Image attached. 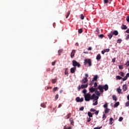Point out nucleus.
Wrapping results in <instances>:
<instances>
[{"label":"nucleus","instance_id":"obj_34","mask_svg":"<svg viewBox=\"0 0 129 129\" xmlns=\"http://www.w3.org/2000/svg\"><path fill=\"white\" fill-rule=\"evenodd\" d=\"M102 118H103V120H104V119L106 118V115H105V114H103Z\"/></svg>","mask_w":129,"mask_h":129},{"label":"nucleus","instance_id":"obj_54","mask_svg":"<svg viewBox=\"0 0 129 129\" xmlns=\"http://www.w3.org/2000/svg\"><path fill=\"white\" fill-rule=\"evenodd\" d=\"M52 83H56V79H53L52 80Z\"/></svg>","mask_w":129,"mask_h":129},{"label":"nucleus","instance_id":"obj_17","mask_svg":"<svg viewBox=\"0 0 129 129\" xmlns=\"http://www.w3.org/2000/svg\"><path fill=\"white\" fill-rule=\"evenodd\" d=\"M123 91H126L127 88L126 87V85H124L122 86Z\"/></svg>","mask_w":129,"mask_h":129},{"label":"nucleus","instance_id":"obj_6","mask_svg":"<svg viewBox=\"0 0 129 129\" xmlns=\"http://www.w3.org/2000/svg\"><path fill=\"white\" fill-rule=\"evenodd\" d=\"M76 52V50L75 49H73L72 51V52L71 53V58H73V57H74V56L75 55V52Z\"/></svg>","mask_w":129,"mask_h":129},{"label":"nucleus","instance_id":"obj_56","mask_svg":"<svg viewBox=\"0 0 129 129\" xmlns=\"http://www.w3.org/2000/svg\"><path fill=\"white\" fill-rule=\"evenodd\" d=\"M126 20L128 23H129V16L126 17Z\"/></svg>","mask_w":129,"mask_h":129},{"label":"nucleus","instance_id":"obj_36","mask_svg":"<svg viewBox=\"0 0 129 129\" xmlns=\"http://www.w3.org/2000/svg\"><path fill=\"white\" fill-rule=\"evenodd\" d=\"M94 83V81H93V80L91 81V83H90L89 85H90L91 86H92V85H93Z\"/></svg>","mask_w":129,"mask_h":129},{"label":"nucleus","instance_id":"obj_14","mask_svg":"<svg viewBox=\"0 0 129 129\" xmlns=\"http://www.w3.org/2000/svg\"><path fill=\"white\" fill-rule=\"evenodd\" d=\"M121 29H122V30H126V29H127V27L125 25H122Z\"/></svg>","mask_w":129,"mask_h":129},{"label":"nucleus","instance_id":"obj_64","mask_svg":"<svg viewBox=\"0 0 129 129\" xmlns=\"http://www.w3.org/2000/svg\"><path fill=\"white\" fill-rule=\"evenodd\" d=\"M126 76L127 78L128 77H129V73H128L126 74Z\"/></svg>","mask_w":129,"mask_h":129},{"label":"nucleus","instance_id":"obj_42","mask_svg":"<svg viewBox=\"0 0 129 129\" xmlns=\"http://www.w3.org/2000/svg\"><path fill=\"white\" fill-rule=\"evenodd\" d=\"M123 120V118L122 117H120L119 118L118 121H122V120Z\"/></svg>","mask_w":129,"mask_h":129},{"label":"nucleus","instance_id":"obj_30","mask_svg":"<svg viewBox=\"0 0 129 129\" xmlns=\"http://www.w3.org/2000/svg\"><path fill=\"white\" fill-rule=\"evenodd\" d=\"M113 100H114L115 101H116L117 100V98H116V96L113 95L112 96Z\"/></svg>","mask_w":129,"mask_h":129},{"label":"nucleus","instance_id":"obj_58","mask_svg":"<svg viewBox=\"0 0 129 129\" xmlns=\"http://www.w3.org/2000/svg\"><path fill=\"white\" fill-rule=\"evenodd\" d=\"M102 126L94 127V129H100L102 128Z\"/></svg>","mask_w":129,"mask_h":129},{"label":"nucleus","instance_id":"obj_44","mask_svg":"<svg viewBox=\"0 0 129 129\" xmlns=\"http://www.w3.org/2000/svg\"><path fill=\"white\" fill-rule=\"evenodd\" d=\"M126 79H127V77H126V76L122 79V81H125V80H126Z\"/></svg>","mask_w":129,"mask_h":129},{"label":"nucleus","instance_id":"obj_7","mask_svg":"<svg viewBox=\"0 0 129 129\" xmlns=\"http://www.w3.org/2000/svg\"><path fill=\"white\" fill-rule=\"evenodd\" d=\"M69 120L70 121V124L74 126V119H73V117H71Z\"/></svg>","mask_w":129,"mask_h":129},{"label":"nucleus","instance_id":"obj_50","mask_svg":"<svg viewBox=\"0 0 129 129\" xmlns=\"http://www.w3.org/2000/svg\"><path fill=\"white\" fill-rule=\"evenodd\" d=\"M55 64H56V60H54V61H53L52 62V66H54V65H55Z\"/></svg>","mask_w":129,"mask_h":129},{"label":"nucleus","instance_id":"obj_11","mask_svg":"<svg viewBox=\"0 0 129 129\" xmlns=\"http://www.w3.org/2000/svg\"><path fill=\"white\" fill-rule=\"evenodd\" d=\"M81 87L82 89H83V88H87V87H88V84L81 85Z\"/></svg>","mask_w":129,"mask_h":129},{"label":"nucleus","instance_id":"obj_25","mask_svg":"<svg viewBox=\"0 0 129 129\" xmlns=\"http://www.w3.org/2000/svg\"><path fill=\"white\" fill-rule=\"evenodd\" d=\"M116 79L117 80H120V79H122V78L121 77L119 76H117L116 77Z\"/></svg>","mask_w":129,"mask_h":129},{"label":"nucleus","instance_id":"obj_40","mask_svg":"<svg viewBox=\"0 0 129 129\" xmlns=\"http://www.w3.org/2000/svg\"><path fill=\"white\" fill-rule=\"evenodd\" d=\"M86 92H87V90L86 89H85L83 90V93H84V94H86Z\"/></svg>","mask_w":129,"mask_h":129},{"label":"nucleus","instance_id":"obj_21","mask_svg":"<svg viewBox=\"0 0 129 129\" xmlns=\"http://www.w3.org/2000/svg\"><path fill=\"white\" fill-rule=\"evenodd\" d=\"M117 92H118V93L119 94L121 93V90L120 89V87H118V88L117 89Z\"/></svg>","mask_w":129,"mask_h":129},{"label":"nucleus","instance_id":"obj_61","mask_svg":"<svg viewBox=\"0 0 129 129\" xmlns=\"http://www.w3.org/2000/svg\"><path fill=\"white\" fill-rule=\"evenodd\" d=\"M112 62L113 63H114V62H115V58H113L112 59Z\"/></svg>","mask_w":129,"mask_h":129},{"label":"nucleus","instance_id":"obj_15","mask_svg":"<svg viewBox=\"0 0 129 129\" xmlns=\"http://www.w3.org/2000/svg\"><path fill=\"white\" fill-rule=\"evenodd\" d=\"M113 35H115V36H117L118 35V32L117 31L115 30L114 31H112Z\"/></svg>","mask_w":129,"mask_h":129},{"label":"nucleus","instance_id":"obj_63","mask_svg":"<svg viewBox=\"0 0 129 129\" xmlns=\"http://www.w3.org/2000/svg\"><path fill=\"white\" fill-rule=\"evenodd\" d=\"M88 77V74H85V78H87Z\"/></svg>","mask_w":129,"mask_h":129},{"label":"nucleus","instance_id":"obj_60","mask_svg":"<svg viewBox=\"0 0 129 129\" xmlns=\"http://www.w3.org/2000/svg\"><path fill=\"white\" fill-rule=\"evenodd\" d=\"M99 112V111H96L95 112V115H98Z\"/></svg>","mask_w":129,"mask_h":129},{"label":"nucleus","instance_id":"obj_20","mask_svg":"<svg viewBox=\"0 0 129 129\" xmlns=\"http://www.w3.org/2000/svg\"><path fill=\"white\" fill-rule=\"evenodd\" d=\"M98 78V76L97 75H96L94 76V77L93 78V81H96L97 80V79Z\"/></svg>","mask_w":129,"mask_h":129},{"label":"nucleus","instance_id":"obj_24","mask_svg":"<svg viewBox=\"0 0 129 129\" xmlns=\"http://www.w3.org/2000/svg\"><path fill=\"white\" fill-rule=\"evenodd\" d=\"M95 93L96 94V95H97L98 96H100V92H99V91H97L96 92H95Z\"/></svg>","mask_w":129,"mask_h":129},{"label":"nucleus","instance_id":"obj_27","mask_svg":"<svg viewBox=\"0 0 129 129\" xmlns=\"http://www.w3.org/2000/svg\"><path fill=\"white\" fill-rule=\"evenodd\" d=\"M112 120H113V118H110L109 119V123L110 124H112L113 123V122H112Z\"/></svg>","mask_w":129,"mask_h":129},{"label":"nucleus","instance_id":"obj_51","mask_svg":"<svg viewBox=\"0 0 129 129\" xmlns=\"http://www.w3.org/2000/svg\"><path fill=\"white\" fill-rule=\"evenodd\" d=\"M119 69H123V66L122 65L119 66Z\"/></svg>","mask_w":129,"mask_h":129},{"label":"nucleus","instance_id":"obj_5","mask_svg":"<svg viewBox=\"0 0 129 129\" xmlns=\"http://www.w3.org/2000/svg\"><path fill=\"white\" fill-rule=\"evenodd\" d=\"M76 100L77 102H82L84 100V98H81L80 99V98L79 97H77L76 98Z\"/></svg>","mask_w":129,"mask_h":129},{"label":"nucleus","instance_id":"obj_19","mask_svg":"<svg viewBox=\"0 0 129 129\" xmlns=\"http://www.w3.org/2000/svg\"><path fill=\"white\" fill-rule=\"evenodd\" d=\"M71 117V113H70L68 114V115L66 116V118L67 119H68V118H70Z\"/></svg>","mask_w":129,"mask_h":129},{"label":"nucleus","instance_id":"obj_12","mask_svg":"<svg viewBox=\"0 0 129 129\" xmlns=\"http://www.w3.org/2000/svg\"><path fill=\"white\" fill-rule=\"evenodd\" d=\"M109 39L110 40L111 38H112V36H113V33H112V31H111V32L109 33V34L108 35Z\"/></svg>","mask_w":129,"mask_h":129},{"label":"nucleus","instance_id":"obj_16","mask_svg":"<svg viewBox=\"0 0 129 129\" xmlns=\"http://www.w3.org/2000/svg\"><path fill=\"white\" fill-rule=\"evenodd\" d=\"M88 115L90 117H93V114H92V113H91V112H88Z\"/></svg>","mask_w":129,"mask_h":129},{"label":"nucleus","instance_id":"obj_62","mask_svg":"<svg viewBox=\"0 0 129 129\" xmlns=\"http://www.w3.org/2000/svg\"><path fill=\"white\" fill-rule=\"evenodd\" d=\"M95 100H97L98 99V98H99V97L97 96H96V97H95Z\"/></svg>","mask_w":129,"mask_h":129},{"label":"nucleus","instance_id":"obj_8","mask_svg":"<svg viewBox=\"0 0 129 129\" xmlns=\"http://www.w3.org/2000/svg\"><path fill=\"white\" fill-rule=\"evenodd\" d=\"M87 81H88V79H87V78H84V79H83V80L81 81V83L82 84H84L86 83Z\"/></svg>","mask_w":129,"mask_h":129},{"label":"nucleus","instance_id":"obj_45","mask_svg":"<svg viewBox=\"0 0 129 129\" xmlns=\"http://www.w3.org/2000/svg\"><path fill=\"white\" fill-rule=\"evenodd\" d=\"M90 111L94 112V111H96V110L94 108H91L90 110Z\"/></svg>","mask_w":129,"mask_h":129},{"label":"nucleus","instance_id":"obj_1","mask_svg":"<svg viewBox=\"0 0 129 129\" xmlns=\"http://www.w3.org/2000/svg\"><path fill=\"white\" fill-rule=\"evenodd\" d=\"M99 90H100V92H103V89H104L105 91H107L108 90V85L107 84L105 85L104 86H101L99 85L98 86Z\"/></svg>","mask_w":129,"mask_h":129},{"label":"nucleus","instance_id":"obj_59","mask_svg":"<svg viewBox=\"0 0 129 129\" xmlns=\"http://www.w3.org/2000/svg\"><path fill=\"white\" fill-rule=\"evenodd\" d=\"M83 109H84V107H82L79 109V110H80L81 111H82Z\"/></svg>","mask_w":129,"mask_h":129},{"label":"nucleus","instance_id":"obj_26","mask_svg":"<svg viewBox=\"0 0 129 129\" xmlns=\"http://www.w3.org/2000/svg\"><path fill=\"white\" fill-rule=\"evenodd\" d=\"M96 95L95 94H93L91 96V99H94L95 98Z\"/></svg>","mask_w":129,"mask_h":129},{"label":"nucleus","instance_id":"obj_28","mask_svg":"<svg viewBox=\"0 0 129 129\" xmlns=\"http://www.w3.org/2000/svg\"><path fill=\"white\" fill-rule=\"evenodd\" d=\"M62 52H63V49H60L58 51V56L61 55V53H62Z\"/></svg>","mask_w":129,"mask_h":129},{"label":"nucleus","instance_id":"obj_29","mask_svg":"<svg viewBox=\"0 0 129 129\" xmlns=\"http://www.w3.org/2000/svg\"><path fill=\"white\" fill-rule=\"evenodd\" d=\"M72 127H71V126H69V127H67V125H65L63 127V129H72Z\"/></svg>","mask_w":129,"mask_h":129},{"label":"nucleus","instance_id":"obj_53","mask_svg":"<svg viewBox=\"0 0 129 129\" xmlns=\"http://www.w3.org/2000/svg\"><path fill=\"white\" fill-rule=\"evenodd\" d=\"M94 90H95V92H96V91H97L98 89L99 90V89L98 88V86L97 88H94Z\"/></svg>","mask_w":129,"mask_h":129},{"label":"nucleus","instance_id":"obj_18","mask_svg":"<svg viewBox=\"0 0 129 129\" xmlns=\"http://www.w3.org/2000/svg\"><path fill=\"white\" fill-rule=\"evenodd\" d=\"M119 75L122 76V77H124V73L122 72H120L118 73Z\"/></svg>","mask_w":129,"mask_h":129},{"label":"nucleus","instance_id":"obj_41","mask_svg":"<svg viewBox=\"0 0 129 129\" xmlns=\"http://www.w3.org/2000/svg\"><path fill=\"white\" fill-rule=\"evenodd\" d=\"M125 66H126V67H129V61H127L125 63Z\"/></svg>","mask_w":129,"mask_h":129},{"label":"nucleus","instance_id":"obj_43","mask_svg":"<svg viewBox=\"0 0 129 129\" xmlns=\"http://www.w3.org/2000/svg\"><path fill=\"white\" fill-rule=\"evenodd\" d=\"M125 106H127V107L129 106V101H127L125 103Z\"/></svg>","mask_w":129,"mask_h":129},{"label":"nucleus","instance_id":"obj_2","mask_svg":"<svg viewBox=\"0 0 129 129\" xmlns=\"http://www.w3.org/2000/svg\"><path fill=\"white\" fill-rule=\"evenodd\" d=\"M88 64L89 67L92 66V61L91 58H86L84 60V65H87Z\"/></svg>","mask_w":129,"mask_h":129},{"label":"nucleus","instance_id":"obj_33","mask_svg":"<svg viewBox=\"0 0 129 129\" xmlns=\"http://www.w3.org/2000/svg\"><path fill=\"white\" fill-rule=\"evenodd\" d=\"M69 16H70V11H69V12L67 13V15L66 16V19H67V18H68V17H69Z\"/></svg>","mask_w":129,"mask_h":129},{"label":"nucleus","instance_id":"obj_22","mask_svg":"<svg viewBox=\"0 0 129 129\" xmlns=\"http://www.w3.org/2000/svg\"><path fill=\"white\" fill-rule=\"evenodd\" d=\"M109 111V109H108V108H106L105 109V110H104L105 113H108Z\"/></svg>","mask_w":129,"mask_h":129},{"label":"nucleus","instance_id":"obj_48","mask_svg":"<svg viewBox=\"0 0 129 129\" xmlns=\"http://www.w3.org/2000/svg\"><path fill=\"white\" fill-rule=\"evenodd\" d=\"M104 51H105V52H109L110 49H109V48L105 49H104Z\"/></svg>","mask_w":129,"mask_h":129},{"label":"nucleus","instance_id":"obj_55","mask_svg":"<svg viewBox=\"0 0 129 129\" xmlns=\"http://www.w3.org/2000/svg\"><path fill=\"white\" fill-rule=\"evenodd\" d=\"M81 88H82V87H81V86H79L78 87V91H80V90H81Z\"/></svg>","mask_w":129,"mask_h":129},{"label":"nucleus","instance_id":"obj_39","mask_svg":"<svg viewBox=\"0 0 129 129\" xmlns=\"http://www.w3.org/2000/svg\"><path fill=\"white\" fill-rule=\"evenodd\" d=\"M97 104H98V102L97 101V100H96V101L93 103V105H97Z\"/></svg>","mask_w":129,"mask_h":129},{"label":"nucleus","instance_id":"obj_49","mask_svg":"<svg viewBox=\"0 0 129 129\" xmlns=\"http://www.w3.org/2000/svg\"><path fill=\"white\" fill-rule=\"evenodd\" d=\"M93 87H94V88L97 87V83L95 82L94 83Z\"/></svg>","mask_w":129,"mask_h":129},{"label":"nucleus","instance_id":"obj_3","mask_svg":"<svg viewBox=\"0 0 129 129\" xmlns=\"http://www.w3.org/2000/svg\"><path fill=\"white\" fill-rule=\"evenodd\" d=\"M85 100L86 101H89L91 99V94L87 93L84 95Z\"/></svg>","mask_w":129,"mask_h":129},{"label":"nucleus","instance_id":"obj_4","mask_svg":"<svg viewBox=\"0 0 129 129\" xmlns=\"http://www.w3.org/2000/svg\"><path fill=\"white\" fill-rule=\"evenodd\" d=\"M73 66H74V67H76V66H77V67H78V68H80V67L81 66V64H80V63L78 62H77V61L75 60H73Z\"/></svg>","mask_w":129,"mask_h":129},{"label":"nucleus","instance_id":"obj_31","mask_svg":"<svg viewBox=\"0 0 129 129\" xmlns=\"http://www.w3.org/2000/svg\"><path fill=\"white\" fill-rule=\"evenodd\" d=\"M57 90H58V87H54L53 89V92H55V91H57Z\"/></svg>","mask_w":129,"mask_h":129},{"label":"nucleus","instance_id":"obj_47","mask_svg":"<svg viewBox=\"0 0 129 129\" xmlns=\"http://www.w3.org/2000/svg\"><path fill=\"white\" fill-rule=\"evenodd\" d=\"M81 20H84V16L83 15V14L81 15Z\"/></svg>","mask_w":129,"mask_h":129},{"label":"nucleus","instance_id":"obj_10","mask_svg":"<svg viewBox=\"0 0 129 129\" xmlns=\"http://www.w3.org/2000/svg\"><path fill=\"white\" fill-rule=\"evenodd\" d=\"M100 59H101V55H100V54L99 53L96 56V60H97L98 61H99Z\"/></svg>","mask_w":129,"mask_h":129},{"label":"nucleus","instance_id":"obj_9","mask_svg":"<svg viewBox=\"0 0 129 129\" xmlns=\"http://www.w3.org/2000/svg\"><path fill=\"white\" fill-rule=\"evenodd\" d=\"M75 70H76V67H74L71 69V73L74 74L75 73Z\"/></svg>","mask_w":129,"mask_h":129},{"label":"nucleus","instance_id":"obj_52","mask_svg":"<svg viewBox=\"0 0 129 129\" xmlns=\"http://www.w3.org/2000/svg\"><path fill=\"white\" fill-rule=\"evenodd\" d=\"M90 121H91V118L89 117L87 120V122H90Z\"/></svg>","mask_w":129,"mask_h":129},{"label":"nucleus","instance_id":"obj_38","mask_svg":"<svg viewBox=\"0 0 129 129\" xmlns=\"http://www.w3.org/2000/svg\"><path fill=\"white\" fill-rule=\"evenodd\" d=\"M58 98H59V95L56 94L55 97V100H57V99H58Z\"/></svg>","mask_w":129,"mask_h":129},{"label":"nucleus","instance_id":"obj_13","mask_svg":"<svg viewBox=\"0 0 129 129\" xmlns=\"http://www.w3.org/2000/svg\"><path fill=\"white\" fill-rule=\"evenodd\" d=\"M89 91L91 92V93H93V92H95L94 88L93 87H92L91 88L89 89Z\"/></svg>","mask_w":129,"mask_h":129},{"label":"nucleus","instance_id":"obj_37","mask_svg":"<svg viewBox=\"0 0 129 129\" xmlns=\"http://www.w3.org/2000/svg\"><path fill=\"white\" fill-rule=\"evenodd\" d=\"M117 43L120 44L121 43V39L119 38L117 40Z\"/></svg>","mask_w":129,"mask_h":129},{"label":"nucleus","instance_id":"obj_32","mask_svg":"<svg viewBox=\"0 0 129 129\" xmlns=\"http://www.w3.org/2000/svg\"><path fill=\"white\" fill-rule=\"evenodd\" d=\"M83 31L82 30V29H79L78 30V33L79 34H82Z\"/></svg>","mask_w":129,"mask_h":129},{"label":"nucleus","instance_id":"obj_57","mask_svg":"<svg viewBox=\"0 0 129 129\" xmlns=\"http://www.w3.org/2000/svg\"><path fill=\"white\" fill-rule=\"evenodd\" d=\"M99 37L100 38H103V37H104V35L103 34H100L99 35Z\"/></svg>","mask_w":129,"mask_h":129},{"label":"nucleus","instance_id":"obj_46","mask_svg":"<svg viewBox=\"0 0 129 129\" xmlns=\"http://www.w3.org/2000/svg\"><path fill=\"white\" fill-rule=\"evenodd\" d=\"M104 108H107V103H105V104L103 105Z\"/></svg>","mask_w":129,"mask_h":129},{"label":"nucleus","instance_id":"obj_35","mask_svg":"<svg viewBox=\"0 0 129 129\" xmlns=\"http://www.w3.org/2000/svg\"><path fill=\"white\" fill-rule=\"evenodd\" d=\"M41 107H43V108H45V107H46V104H45V103H41Z\"/></svg>","mask_w":129,"mask_h":129},{"label":"nucleus","instance_id":"obj_23","mask_svg":"<svg viewBox=\"0 0 129 129\" xmlns=\"http://www.w3.org/2000/svg\"><path fill=\"white\" fill-rule=\"evenodd\" d=\"M119 105V102H117L114 105V107H117Z\"/></svg>","mask_w":129,"mask_h":129}]
</instances>
